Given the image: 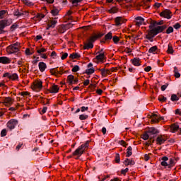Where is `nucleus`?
<instances>
[{
    "label": "nucleus",
    "mask_w": 181,
    "mask_h": 181,
    "mask_svg": "<svg viewBox=\"0 0 181 181\" xmlns=\"http://www.w3.org/2000/svg\"><path fill=\"white\" fill-rule=\"evenodd\" d=\"M155 26H156V22H153L148 26L150 30L148 31L147 35H146V39H148L149 42H153V37L158 35L155 30Z\"/></svg>",
    "instance_id": "nucleus-1"
},
{
    "label": "nucleus",
    "mask_w": 181,
    "mask_h": 181,
    "mask_svg": "<svg viewBox=\"0 0 181 181\" xmlns=\"http://www.w3.org/2000/svg\"><path fill=\"white\" fill-rule=\"evenodd\" d=\"M89 144L90 141H87L85 144L81 145L75 150V151L72 153V156L80 158V156H81V155L84 153V151H86L88 148Z\"/></svg>",
    "instance_id": "nucleus-2"
},
{
    "label": "nucleus",
    "mask_w": 181,
    "mask_h": 181,
    "mask_svg": "<svg viewBox=\"0 0 181 181\" xmlns=\"http://www.w3.org/2000/svg\"><path fill=\"white\" fill-rule=\"evenodd\" d=\"M19 43L16 42L7 47L6 52L8 54H13V53H18L19 51Z\"/></svg>",
    "instance_id": "nucleus-3"
},
{
    "label": "nucleus",
    "mask_w": 181,
    "mask_h": 181,
    "mask_svg": "<svg viewBox=\"0 0 181 181\" xmlns=\"http://www.w3.org/2000/svg\"><path fill=\"white\" fill-rule=\"evenodd\" d=\"M43 88V82L40 80H37L34 81L33 86H32V89L34 91H40Z\"/></svg>",
    "instance_id": "nucleus-4"
},
{
    "label": "nucleus",
    "mask_w": 181,
    "mask_h": 181,
    "mask_svg": "<svg viewBox=\"0 0 181 181\" xmlns=\"http://www.w3.org/2000/svg\"><path fill=\"white\" fill-rule=\"evenodd\" d=\"M12 21L8 20H1L0 21V35L4 33V29L6 28V26H10Z\"/></svg>",
    "instance_id": "nucleus-5"
},
{
    "label": "nucleus",
    "mask_w": 181,
    "mask_h": 181,
    "mask_svg": "<svg viewBox=\"0 0 181 181\" xmlns=\"http://www.w3.org/2000/svg\"><path fill=\"white\" fill-rule=\"evenodd\" d=\"M18 123L19 122L17 119H11L6 124L7 128H8L10 131H12V129H15V127H16Z\"/></svg>",
    "instance_id": "nucleus-6"
},
{
    "label": "nucleus",
    "mask_w": 181,
    "mask_h": 181,
    "mask_svg": "<svg viewBox=\"0 0 181 181\" xmlns=\"http://www.w3.org/2000/svg\"><path fill=\"white\" fill-rule=\"evenodd\" d=\"M160 16H161V18H165V19H172V11L169 9H165L160 13Z\"/></svg>",
    "instance_id": "nucleus-7"
},
{
    "label": "nucleus",
    "mask_w": 181,
    "mask_h": 181,
    "mask_svg": "<svg viewBox=\"0 0 181 181\" xmlns=\"http://www.w3.org/2000/svg\"><path fill=\"white\" fill-rule=\"evenodd\" d=\"M125 22H127V20L123 17H116L115 18V26H121Z\"/></svg>",
    "instance_id": "nucleus-8"
},
{
    "label": "nucleus",
    "mask_w": 181,
    "mask_h": 181,
    "mask_svg": "<svg viewBox=\"0 0 181 181\" xmlns=\"http://www.w3.org/2000/svg\"><path fill=\"white\" fill-rule=\"evenodd\" d=\"M13 100L11 97H6L3 99L1 103L4 104L6 107H11V105L13 104Z\"/></svg>",
    "instance_id": "nucleus-9"
},
{
    "label": "nucleus",
    "mask_w": 181,
    "mask_h": 181,
    "mask_svg": "<svg viewBox=\"0 0 181 181\" xmlns=\"http://www.w3.org/2000/svg\"><path fill=\"white\" fill-rule=\"evenodd\" d=\"M57 24V18H52L47 24L46 28L47 30H49L50 28H55L56 25Z\"/></svg>",
    "instance_id": "nucleus-10"
},
{
    "label": "nucleus",
    "mask_w": 181,
    "mask_h": 181,
    "mask_svg": "<svg viewBox=\"0 0 181 181\" xmlns=\"http://www.w3.org/2000/svg\"><path fill=\"white\" fill-rule=\"evenodd\" d=\"M95 59L96 60H98V62H103V60H105V54L103 52V49L100 52H98V55L95 57Z\"/></svg>",
    "instance_id": "nucleus-11"
},
{
    "label": "nucleus",
    "mask_w": 181,
    "mask_h": 181,
    "mask_svg": "<svg viewBox=\"0 0 181 181\" xmlns=\"http://www.w3.org/2000/svg\"><path fill=\"white\" fill-rule=\"evenodd\" d=\"M59 86L56 85V84H53L49 89H48V91L51 93V94H56L57 93H59Z\"/></svg>",
    "instance_id": "nucleus-12"
},
{
    "label": "nucleus",
    "mask_w": 181,
    "mask_h": 181,
    "mask_svg": "<svg viewBox=\"0 0 181 181\" xmlns=\"http://www.w3.org/2000/svg\"><path fill=\"white\" fill-rule=\"evenodd\" d=\"M156 142L157 145H162L166 142V138H165V136L160 135L157 137Z\"/></svg>",
    "instance_id": "nucleus-13"
},
{
    "label": "nucleus",
    "mask_w": 181,
    "mask_h": 181,
    "mask_svg": "<svg viewBox=\"0 0 181 181\" xmlns=\"http://www.w3.org/2000/svg\"><path fill=\"white\" fill-rule=\"evenodd\" d=\"M168 28V25H160V26H158V27H154V30L156 31V33L159 34V33H162V32H163V30H165V29H166Z\"/></svg>",
    "instance_id": "nucleus-14"
},
{
    "label": "nucleus",
    "mask_w": 181,
    "mask_h": 181,
    "mask_svg": "<svg viewBox=\"0 0 181 181\" xmlns=\"http://www.w3.org/2000/svg\"><path fill=\"white\" fill-rule=\"evenodd\" d=\"M11 60V58L7 57H0V63L1 64H9Z\"/></svg>",
    "instance_id": "nucleus-15"
},
{
    "label": "nucleus",
    "mask_w": 181,
    "mask_h": 181,
    "mask_svg": "<svg viewBox=\"0 0 181 181\" xmlns=\"http://www.w3.org/2000/svg\"><path fill=\"white\" fill-rule=\"evenodd\" d=\"M93 47H94V44L90 42V40H87V42L84 44L83 45V49L85 50H89V49H93Z\"/></svg>",
    "instance_id": "nucleus-16"
},
{
    "label": "nucleus",
    "mask_w": 181,
    "mask_h": 181,
    "mask_svg": "<svg viewBox=\"0 0 181 181\" xmlns=\"http://www.w3.org/2000/svg\"><path fill=\"white\" fill-rule=\"evenodd\" d=\"M170 132H173V134H175V132H177L179 131V124L174 123L170 126Z\"/></svg>",
    "instance_id": "nucleus-17"
},
{
    "label": "nucleus",
    "mask_w": 181,
    "mask_h": 181,
    "mask_svg": "<svg viewBox=\"0 0 181 181\" xmlns=\"http://www.w3.org/2000/svg\"><path fill=\"white\" fill-rule=\"evenodd\" d=\"M100 73H101V76L103 77H107L109 74H111V70L108 69H99Z\"/></svg>",
    "instance_id": "nucleus-18"
},
{
    "label": "nucleus",
    "mask_w": 181,
    "mask_h": 181,
    "mask_svg": "<svg viewBox=\"0 0 181 181\" xmlns=\"http://www.w3.org/2000/svg\"><path fill=\"white\" fill-rule=\"evenodd\" d=\"M100 37H103V34H98V35H94L91 37L88 40H90L92 43L94 44V42L100 39Z\"/></svg>",
    "instance_id": "nucleus-19"
},
{
    "label": "nucleus",
    "mask_w": 181,
    "mask_h": 181,
    "mask_svg": "<svg viewBox=\"0 0 181 181\" xmlns=\"http://www.w3.org/2000/svg\"><path fill=\"white\" fill-rule=\"evenodd\" d=\"M38 67H39L40 71H41V73H43V71H45V70L47 69V65H46V63L41 62H39Z\"/></svg>",
    "instance_id": "nucleus-20"
},
{
    "label": "nucleus",
    "mask_w": 181,
    "mask_h": 181,
    "mask_svg": "<svg viewBox=\"0 0 181 181\" xmlns=\"http://www.w3.org/2000/svg\"><path fill=\"white\" fill-rule=\"evenodd\" d=\"M161 166H168L169 168V163H168V160H169V158L167 156H163L161 158Z\"/></svg>",
    "instance_id": "nucleus-21"
},
{
    "label": "nucleus",
    "mask_w": 181,
    "mask_h": 181,
    "mask_svg": "<svg viewBox=\"0 0 181 181\" xmlns=\"http://www.w3.org/2000/svg\"><path fill=\"white\" fill-rule=\"evenodd\" d=\"M136 26H141V25H142L144 23V22H145V19L141 16H138L136 18Z\"/></svg>",
    "instance_id": "nucleus-22"
},
{
    "label": "nucleus",
    "mask_w": 181,
    "mask_h": 181,
    "mask_svg": "<svg viewBox=\"0 0 181 181\" xmlns=\"http://www.w3.org/2000/svg\"><path fill=\"white\" fill-rule=\"evenodd\" d=\"M124 165L125 166H129V165L133 166V165H135V161L132 159L126 158L124 161Z\"/></svg>",
    "instance_id": "nucleus-23"
},
{
    "label": "nucleus",
    "mask_w": 181,
    "mask_h": 181,
    "mask_svg": "<svg viewBox=\"0 0 181 181\" xmlns=\"http://www.w3.org/2000/svg\"><path fill=\"white\" fill-rule=\"evenodd\" d=\"M132 64L133 66H141V59L139 58H134L131 59Z\"/></svg>",
    "instance_id": "nucleus-24"
},
{
    "label": "nucleus",
    "mask_w": 181,
    "mask_h": 181,
    "mask_svg": "<svg viewBox=\"0 0 181 181\" xmlns=\"http://www.w3.org/2000/svg\"><path fill=\"white\" fill-rule=\"evenodd\" d=\"M74 80V76L69 75L66 78L67 83H69V86H73V81Z\"/></svg>",
    "instance_id": "nucleus-25"
},
{
    "label": "nucleus",
    "mask_w": 181,
    "mask_h": 181,
    "mask_svg": "<svg viewBox=\"0 0 181 181\" xmlns=\"http://www.w3.org/2000/svg\"><path fill=\"white\" fill-rule=\"evenodd\" d=\"M10 80H12L13 81H16L19 80V76H18V74L16 73L12 74L10 76Z\"/></svg>",
    "instance_id": "nucleus-26"
},
{
    "label": "nucleus",
    "mask_w": 181,
    "mask_h": 181,
    "mask_svg": "<svg viewBox=\"0 0 181 181\" xmlns=\"http://www.w3.org/2000/svg\"><path fill=\"white\" fill-rule=\"evenodd\" d=\"M151 122H153L155 124L159 122V119L158 118V115L153 114L151 115Z\"/></svg>",
    "instance_id": "nucleus-27"
},
{
    "label": "nucleus",
    "mask_w": 181,
    "mask_h": 181,
    "mask_svg": "<svg viewBox=\"0 0 181 181\" xmlns=\"http://www.w3.org/2000/svg\"><path fill=\"white\" fill-rule=\"evenodd\" d=\"M175 50H173V47L172 46V45L169 44L167 49V53H168V54H173Z\"/></svg>",
    "instance_id": "nucleus-28"
},
{
    "label": "nucleus",
    "mask_w": 181,
    "mask_h": 181,
    "mask_svg": "<svg viewBox=\"0 0 181 181\" xmlns=\"http://www.w3.org/2000/svg\"><path fill=\"white\" fill-rule=\"evenodd\" d=\"M174 76L176 78H179L180 77V73H179V69L176 66L174 67Z\"/></svg>",
    "instance_id": "nucleus-29"
},
{
    "label": "nucleus",
    "mask_w": 181,
    "mask_h": 181,
    "mask_svg": "<svg viewBox=\"0 0 181 181\" xmlns=\"http://www.w3.org/2000/svg\"><path fill=\"white\" fill-rule=\"evenodd\" d=\"M132 156V147L131 146H129L127 149V155L126 156L127 158H129V156Z\"/></svg>",
    "instance_id": "nucleus-30"
},
{
    "label": "nucleus",
    "mask_w": 181,
    "mask_h": 181,
    "mask_svg": "<svg viewBox=\"0 0 181 181\" xmlns=\"http://www.w3.org/2000/svg\"><path fill=\"white\" fill-rule=\"evenodd\" d=\"M112 39V33L109 32L107 34L105 35V40H111Z\"/></svg>",
    "instance_id": "nucleus-31"
},
{
    "label": "nucleus",
    "mask_w": 181,
    "mask_h": 181,
    "mask_svg": "<svg viewBox=\"0 0 181 181\" xmlns=\"http://www.w3.org/2000/svg\"><path fill=\"white\" fill-rule=\"evenodd\" d=\"M45 14L43 13H37L36 16H35V18L37 19V21H38L39 22H40V21H42V19H43V18H45Z\"/></svg>",
    "instance_id": "nucleus-32"
},
{
    "label": "nucleus",
    "mask_w": 181,
    "mask_h": 181,
    "mask_svg": "<svg viewBox=\"0 0 181 181\" xmlns=\"http://www.w3.org/2000/svg\"><path fill=\"white\" fill-rule=\"evenodd\" d=\"M70 59H80L81 56L78 53H73L71 54L69 56Z\"/></svg>",
    "instance_id": "nucleus-33"
},
{
    "label": "nucleus",
    "mask_w": 181,
    "mask_h": 181,
    "mask_svg": "<svg viewBox=\"0 0 181 181\" xmlns=\"http://www.w3.org/2000/svg\"><path fill=\"white\" fill-rule=\"evenodd\" d=\"M158 50V46L155 45L151 47L149 49H148V53H153L155 54V52Z\"/></svg>",
    "instance_id": "nucleus-34"
},
{
    "label": "nucleus",
    "mask_w": 181,
    "mask_h": 181,
    "mask_svg": "<svg viewBox=\"0 0 181 181\" xmlns=\"http://www.w3.org/2000/svg\"><path fill=\"white\" fill-rule=\"evenodd\" d=\"M83 0H71V4L74 6H78V4H81Z\"/></svg>",
    "instance_id": "nucleus-35"
},
{
    "label": "nucleus",
    "mask_w": 181,
    "mask_h": 181,
    "mask_svg": "<svg viewBox=\"0 0 181 181\" xmlns=\"http://www.w3.org/2000/svg\"><path fill=\"white\" fill-rule=\"evenodd\" d=\"M59 11L57 8H54L51 11L52 16H57V15H59Z\"/></svg>",
    "instance_id": "nucleus-36"
},
{
    "label": "nucleus",
    "mask_w": 181,
    "mask_h": 181,
    "mask_svg": "<svg viewBox=\"0 0 181 181\" xmlns=\"http://www.w3.org/2000/svg\"><path fill=\"white\" fill-rule=\"evenodd\" d=\"M109 13H117L118 12V8L112 7L108 11Z\"/></svg>",
    "instance_id": "nucleus-37"
},
{
    "label": "nucleus",
    "mask_w": 181,
    "mask_h": 181,
    "mask_svg": "<svg viewBox=\"0 0 181 181\" xmlns=\"http://www.w3.org/2000/svg\"><path fill=\"white\" fill-rule=\"evenodd\" d=\"M95 71V70H94V68H90L86 70V74L90 75L93 74Z\"/></svg>",
    "instance_id": "nucleus-38"
},
{
    "label": "nucleus",
    "mask_w": 181,
    "mask_h": 181,
    "mask_svg": "<svg viewBox=\"0 0 181 181\" xmlns=\"http://www.w3.org/2000/svg\"><path fill=\"white\" fill-rule=\"evenodd\" d=\"M112 39L115 45H118V42H119V37L118 36L115 35Z\"/></svg>",
    "instance_id": "nucleus-39"
},
{
    "label": "nucleus",
    "mask_w": 181,
    "mask_h": 181,
    "mask_svg": "<svg viewBox=\"0 0 181 181\" xmlns=\"http://www.w3.org/2000/svg\"><path fill=\"white\" fill-rule=\"evenodd\" d=\"M174 165H175V159L170 158L169 163H168V168H172V166H174Z\"/></svg>",
    "instance_id": "nucleus-40"
},
{
    "label": "nucleus",
    "mask_w": 181,
    "mask_h": 181,
    "mask_svg": "<svg viewBox=\"0 0 181 181\" xmlns=\"http://www.w3.org/2000/svg\"><path fill=\"white\" fill-rule=\"evenodd\" d=\"M165 33L167 35H170V33H173V27L170 26L168 28V29L166 30Z\"/></svg>",
    "instance_id": "nucleus-41"
},
{
    "label": "nucleus",
    "mask_w": 181,
    "mask_h": 181,
    "mask_svg": "<svg viewBox=\"0 0 181 181\" xmlns=\"http://www.w3.org/2000/svg\"><path fill=\"white\" fill-rule=\"evenodd\" d=\"M78 70H80V66H78V65H75L72 69H71V71L73 73H77V71H78Z\"/></svg>",
    "instance_id": "nucleus-42"
},
{
    "label": "nucleus",
    "mask_w": 181,
    "mask_h": 181,
    "mask_svg": "<svg viewBox=\"0 0 181 181\" xmlns=\"http://www.w3.org/2000/svg\"><path fill=\"white\" fill-rule=\"evenodd\" d=\"M45 52H47V49L40 48L37 50V53H38V54H42V53H45Z\"/></svg>",
    "instance_id": "nucleus-43"
},
{
    "label": "nucleus",
    "mask_w": 181,
    "mask_h": 181,
    "mask_svg": "<svg viewBox=\"0 0 181 181\" xmlns=\"http://www.w3.org/2000/svg\"><path fill=\"white\" fill-rule=\"evenodd\" d=\"M171 101H179V97H177V95L173 94L171 95Z\"/></svg>",
    "instance_id": "nucleus-44"
},
{
    "label": "nucleus",
    "mask_w": 181,
    "mask_h": 181,
    "mask_svg": "<svg viewBox=\"0 0 181 181\" xmlns=\"http://www.w3.org/2000/svg\"><path fill=\"white\" fill-rule=\"evenodd\" d=\"M87 118H88V115H79V119H81V121H84V120L87 119Z\"/></svg>",
    "instance_id": "nucleus-45"
},
{
    "label": "nucleus",
    "mask_w": 181,
    "mask_h": 181,
    "mask_svg": "<svg viewBox=\"0 0 181 181\" xmlns=\"http://www.w3.org/2000/svg\"><path fill=\"white\" fill-rule=\"evenodd\" d=\"M166 100L167 98L165 96H160L158 98V100H160V103H166Z\"/></svg>",
    "instance_id": "nucleus-46"
},
{
    "label": "nucleus",
    "mask_w": 181,
    "mask_h": 181,
    "mask_svg": "<svg viewBox=\"0 0 181 181\" xmlns=\"http://www.w3.org/2000/svg\"><path fill=\"white\" fill-rule=\"evenodd\" d=\"M6 134H7L6 129H4L1 132V137L6 136Z\"/></svg>",
    "instance_id": "nucleus-47"
},
{
    "label": "nucleus",
    "mask_w": 181,
    "mask_h": 181,
    "mask_svg": "<svg viewBox=\"0 0 181 181\" xmlns=\"http://www.w3.org/2000/svg\"><path fill=\"white\" fill-rule=\"evenodd\" d=\"M5 13H6V11H5V10H1L0 11V19L4 18V15H5Z\"/></svg>",
    "instance_id": "nucleus-48"
},
{
    "label": "nucleus",
    "mask_w": 181,
    "mask_h": 181,
    "mask_svg": "<svg viewBox=\"0 0 181 181\" xmlns=\"http://www.w3.org/2000/svg\"><path fill=\"white\" fill-rule=\"evenodd\" d=\"M142 139L144 140V141H148V139H149V135L148 134H143L142 136Z\"/></svg>",
    "instance_id": "nucleus-49"
},
{
    "label": "nucleus",
    "mask_w": 181,
    "mask_h": 181,
    "mask_svg": "<svg viewBox=\"0 0 181 181\" xmlns=\"http://www.w3.org/2000/svg\"><path fill=\"white\" fill-rule=\"evenodd\" d=\"M169 86V83H165V85H163L161 86V91H165V90H166V88H168V86Z\"/></svg>",
    "instance_id": "nucleus-50"
},
{
    "label": "nucleus",
    "mask_w": 181,
    "mask_h": 181,
    "mask_svg": "<svg viewBox=\"0 0 181 181\" xmlns=\"http://www.w3.org/2000/svg\"><path fill=\"white\" fill-rule=\"evenodd\" d=\"M121 159L119 158V154H116V156H115V162L116 163H119Z\"/></svg>",
    "instance_id": "nucleus-51"
},
{
    "label": "nucleus",
    "mask_w": 181,
    "mask_h": 181,
    "mask_svg": "<svg viewBox=\"0 0 181 181\" xmlns=\"http://www.w3.org/2000/svg\"><path fill=\"white\" fill-rule=\"evenodd\" d=\"M25 54L26 56H32V52H30V49L29 48L25 49Z\"/></svg>",
    "instance_id": "nucleus-52"
},
{
    "label": "nucleus",
    "mask_w": 181,
    "mask_h": 181,
    "mask_svg": "<svg viewBox=\"0 0 181 181\" xmlns=\"http://www.w3.org/2000/svg\"><path fill=\"white\" fill-rule=\"evenodd\" d=\"M120 145H122V146H124L125 148H127V146H128V144L124 140L120 141Z\"/></svg>",
    "instance_id": "nucleus-53"
},
{
    "label": "nucleus",
    "mask_w": 181,
    "mask_h": 181,
    "mask_svg": "<svg viewBox=\"0 0 181 181\" xmlns=\"http://www.w3.org/2000/svg\"><path fill=\"white\" fill-rule=\"evenodd\" d=\"M174 29H180L181 25L180 23H177L173 25Z\"/></svg>",
    "instance_id": "nucleus-54"
},
{
    "label": "nucleus",
    "mask_w": 181,
    "mask_h": 181,
    "mask_svg": "<svg viewBox=\"0 0 181 181\" xmlns=\"http://www.w3.org/2000/svg\"><path fill=\"white\" fill-rule=\"evenodd\" d=\"M81 112H84V111H88V107L83 106L81 107Z\"/></svg>",
    "instance_id": "nucleus-55"
},
{
    "label": "nucleus",
    "mask_w": 181,
    "mask_h": 181,
    "mask_svg": "<svg viewBox=\"0 0 181 181\" xmlns=\"http://www.w3.org/2000/svg\"><path fill=\"white\" fill-rule=\"evenodd\" d=\"M67 56H69V54H67V52H65V53L61 57L62 60H64L65 59H67Z\"/></svg>",
    "instance_id": "nucleus-56"
},
{
    "label": "nucleus",
    "mask_w": 181,
    "mask_h": 181,
    "mask_svg": "<svg viewBox=\"0 0 181 181\" xmlns=\"http://www.w3.org/2000/svg\"><path fill=\"white\" fill-rule=\"evenodd\" d=\"M11 74L8 72L4 74L3 77H7L8 78L11 79Z\"/></svg>",
    "instance_id": "nucleus-57"
},
{
    "label": "nucleus",
    "mask_w": 181,
    "mask_h": 181,
    "mask_svg": "<svg viewBox=\"0 0 181 181\" xmlns=\"http://www.w3.org/2000/svg\"><path fill=\"white\" fill-rule=\"evenodd\" d=\"M128 170H129V169H128V168H125L124 170H121L122 175H126L127 173Z\"/></svg>",
    "instance_id": "nucleus-58"
},
{
    "label": "nucleus",
    "mask_w": 181,
    "mask_h": 181,
    "mask_svg": "<svg viewBox=\"0 0 181 181\" xmlns=\"http://www.w3.org/2000/svg\"><path fill=\"white\" fill-rule=\"evenodd\" d=\"M47 111V107H44L41 111V114H46Z\"/></svg>",
    "instance_id": "nucleus-59"
},
{
    "label": "nucleus",
    "mask_w": 181,
    "mask_h": 181,
    "mask_svg": "<svg viewBox=\"0 0 181 181\" xmlns=\"http://www.w3.org/2000/svg\"><path fill=\"white\" fill-rule=\"evenodd\" d=\"M25 4L27 5V6H32V5H33V3L29 1H25Z\"/></svg>",
    "instance_id": "nucleus-60"
},
{
    "label": "nucleus",
    "mask_w": 181,
    "mask_h": 181,
    "mask_svg": "<svg viewBox=\"0 0 181 181\" xmlns=\"http://www.w3.org/2000/svg\"><path fill=\"white\" fill-rule=\"evenodd\" d=\"M175 115H180V116H181V110H180V109H177V110H175Z\"/></svg>",
    "instance_id": "nucleus-61"
},
{
    "label": "nucleus",
    "mask_w": 181,
    "mask_h": 181,
    "mask_svg": "<svg viewBox=\"0 0 181 181\" xmlns=\"http://www.w3.org/2000/svg\"><path fill=\"white\" fill-rule=\"evenodd\" d=\"M41 59H47V55L46 54H40Z\"/></svg>",
    "instance_id": "nucleus-62"
},
{
    "label": "nucleus",
    "mask_w": 181,
    "mask_h": 181,
    "mask_svg": "<svg viewBox=\"0 0 181 181\" xmlns=\"http://www.w3.org/2000/svg\"><path fill=\"white\" fill-rule=\"evenodd\" d=\"M151 132L152 133V134H158V130L156 129H155V128H151Z\"/></svg>",
    "instance_id": "nucleus-63"
},
{
    "label": "nucleus",
    "mask_w": 181,
    "mask_h": 181,
    "mask_svg": "<svg viewBox=\"0 0 181 181\" xmlns=\"http://www.w3.org/2000/svg\"><path fill=\"white\" fill-rule=\"evenodd\" d=\"M150 70H152V67H151L149 66L146 67V68H144V71H146V73H148Z\"/></svg>",
    "instance_id": "nucleus-64"
}]
</instances>
